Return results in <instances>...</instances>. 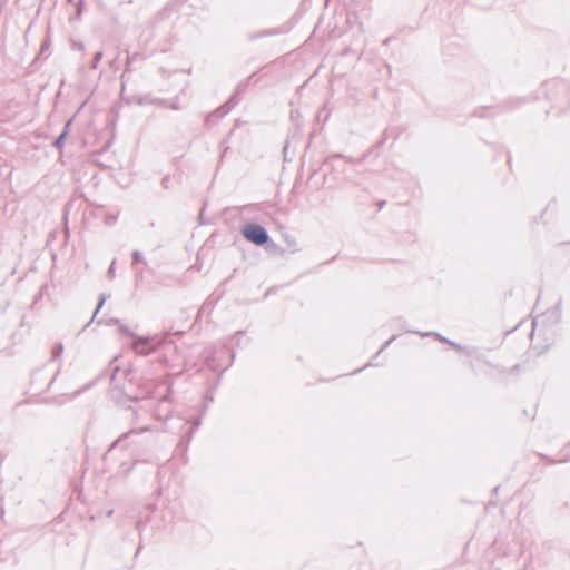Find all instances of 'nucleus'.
Wrapping results in <instances>:
<instances>
[{"label":"nucleus","instance_id":"9b49d317","mask_svg":"<svg viewBox=\"0 0 570 570\" xmlns=\"http://www.w3.org/2000/svg\"><path fill=\"white\" fill-rule=\"evenodd\" d=\"M538 324H539V317L533 320V330L538 326Z\"/></svg>","mask_w":570,"mask_h":570},{"label":"nucleus","instance_id":"f03ea898","mask_svg":"<svg viewBox=\"0 0 570 570\" xmlns=\"http://www.w3.org/2000/svg\"><path fill=\"white\" fill-rule=\"evenodd\" d=\"M149 341V337H138L132 344L135 352L142 355L149 354L151 351Z\"/></svg>","mask_w":570,"mask_h":570},{"label":"nucleus","instance_id":"7ed1b4c3","mask_svg":"<svg viewBox=\"0 0 570 570\" xmlns=\"http://www.w3.org/2000/svg\"><path fill=\"white\" fill-rule=\"evenodd\" d=\"M70 126H71V120L66 122L63 131L59 135V137L53 142L56 148L60 149L63 146V141H65L66 137L68 136Z\"/></svg>","mask_w":570,"mask_h":570},{"label":"nucleus","instance_id":"f257e3e1","mask_svg":"<svg viewBox=\"0 0 570 570\" xmlns=\"http://www.w3.org/2000/svg\"><path fill=\"white\" fill-rule=\"evenodd\" d=\"M243 235L248 242L259 246L266 244L269 239L266 229L257 224L246 225Z\"/></svg>","mask_w":570,"mask_h":570},{"label":"nucleus","instance_id":"39448f33","mask_svg":"<svg viewBox=\"0 0 570 570\" xmlns=\"http://www.w3.org/2000/svg\"><path fill=\"white\" fill-rule=\"evenodd\" d=\"M422 336H435L436 338H439L440 341L442 342H446V343H450L452 346H455L458 348H460V346H458L455 343H452L450 342L449 340H446L445 337L441 336L440 334L438 333H430V332H426V333H421Z\"/></svg>","mask_w":570,"mask_h":570},{"label":"nucleus","instance_id":"0eeeda50","mask_svg":"<svg viewBox=\"0 0 570 570\" xmlns=\"http://www.w3.org/2000/svg\"><path fill=\"white\" fill-rule=\"evenodd\" d=\"M63 351V345L61 343L57 344L52 350V356L59 357Z\"/></svg>","mask_w":570,"mask_h":570},{"label":"nucleus","instance_id":"20e7f679","mask_svg":"<svg viewBox=\"0 0 570 570\" xmlns=\"http://www.w3.org/2000/svg\"><path fill=\"white\" fill-rule=\"evenodd\" d=\"M422 336H435L436 338H439L440 341L442 342H446V343H450L452 346H455L458 348H460V346H458L455 343H452L450 342L449 340H446L445 337L441 336L440 334L438 333H430V332H426V333H421Z\"/></svg>","mask_w":570,"mask_h":570},{"label":"nucleus","instance_id":"9d476101","mask_svg":"<svg viewBox=\"0 0 570 570\" xmlns=\"http://www.w3.org/2000/svg\"><path fill=\"white\" fill-rule=\"evenodd\" d=\"M108 275H109L110 277H112V275H114V266H112V265H111V266L109 267V269H108Z\"/></svg>","mask_w":570,"mask_h":570},{"label":"nucleus","instance_id":"423d86ee","mask_svg":"<svg viewBox=\"0 0 570 570\" xmlns=\"http://www.w3.org/2000/svg\"><path fill=\"white\" fill-rule=\"evenodd\" d=\"M106 299H107V296H106L105 294H100V295H99V302H98V305H97V307H96V309H95V313H94V315H92V318H91L90 323L94 321V318L96 317V315L98 314V312L100 311V308L104 306V304H105Z\"/></svg>","mask_w":570,"mask_h":570},{"label":"nucleus","instance_id":"1a4fd4ad","mask_svg":"<svg viewBox=\"0 0 570 570\" xmlns=\"http://www.w3.org/2000/svg\"><path fill=\"white\" fill-rule=\"evenodd\" d=\"M395 338V336H392L389 341H386V343L384 344V346L381 348V351L383 348H385Z\"/></svg>","mask_w":570,"mask_h":570},{"label":"nucleus","instance_id":"6e6552de","mask_svg":"<svg viewBox=\"0 0 570 570\" xmlns=\"http://www.w3.org/2000/svg\"><path fill=\"white\" fill-rule=\"evenodd\" d=\"M141 257H142V256H141V253H140V252L135 250V252L132 253V259H134V263L139 262V261L141 259Z\"/></svg>","mask_w":570,"mask_h":570}]
</instances>
